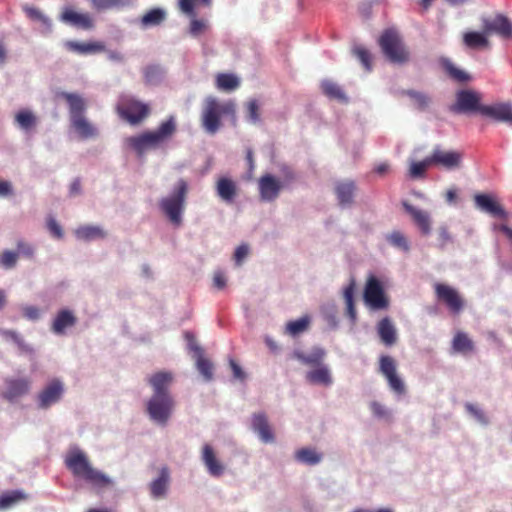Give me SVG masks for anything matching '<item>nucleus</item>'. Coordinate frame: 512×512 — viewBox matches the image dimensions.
Returning a JSON list of instances; mask_svg holds the SVG:
<instances>
[{
  "instance_id": "nucleus-1",
  "label": "nucleus",
  "mask_w": 512,
  "mask_h": 512,
  "mask_svg": "<svg viewBox=\"0 0 512 512\" xmlns=\"http://www.w3.org/2000/svg\"><path fill=\"white\" fill-rule=\"evenodd\" d=\"M147 381L152 388V394L146 401L145 411L152 422L164 426L175 409V400L170 391L174 374L170 371H158L151 374Z\"/></svg>"
},
{
  "instance_id": "nucleus-2",
  "label": "nucleus",
  "mask_w": 512,
  "mask_h": 512,
  "mask_svg": "<svg viewBox=\"0 0 512 512\" xmlns=\"http://www.w3.org/2000/svg\"><path fill=\"white\" fill-rule=\"evenodd\" d=\"M65 465L74 477L84 480L95 489H105L114 484V480L95 468L87 454L77 446L68 450Z\"/></svg>"
},
{
  "instance_id": "nucleus-3",
  "label": "nucleus",
  "mask_w": 512,
  "mask_h": 512,
  "mask_svg": "<svg viewBox=\"0 0 512 512\" xmlns=\"http://www.w3.org/2000/svg\"><path fill=\"white\" fill-rule=\"evenodd\" d=\"M188 192V182L180 178L174 184L171 192L159 200L160 211L175 227H179L183 223Z\"/></svg>"
},
{
  "instance_id": "nucleus-4",
  "label": "nucleus",
  "mask_w": 512,
  "mask_h": 512,
  "mask_svg": "<svg viewBox=\"0 0 512 512\" xmlns=\"http://www.w3.org/2000/svg\"><path fill=\"white\" fill-rule=\"evenodd\" d=\"M176 132V122L173 116L161 123L158 129L126 138L125 143L138 155L145 154L150 149H156L169 140Z\"/></svg>"
},
{
  "instance_id": "nucleus-5",
  "label": "nucleus",
  "mask_w": 512,
  "mask_h": 512,
  "mask_svg": "<svg viewBox=\"0 0 512 512\" xmlns=\"http://www.w3.org/2000/svg\"><path fill=\"white\" fill-rule=\"evenodd\" d=\"M223 115H235L234 102H222L213 96L206 97L201 111V124L205 132L214 135L221 127Z\"/></svg>"
},
{
  "instance_id": "nucleus-6",
  "label": "nucleus",
  "mask_w": 512,
  "mask_h": 512,
  "mask_svg": "<svg viewBox=\"0 0 512 512\" xmlns=\"http://www.w3.org/2000/svg\"><path fill=\"white\" fill-rule=\"evenodd\" d=\"M379 44L383 53L391 62L401 64L408 61L409 52L397 32L393 30L385 31L379 39Z\"/></svg>"
},
{
  "instance_id": "nucleus-7",
  "label": "nucleus",
  "mask_w": 512,
  "mask_h": 512,
  "mask_svg": "<svg viewBox=\"0 0 512 512\" xmlns=\"http://www.w3.org/2000/svg\"><path fill=\"white\" fill-rule=\"evenodd\" d=\"M363 299L367 307L374 311L385 310L389 307V298L386 296L381 282L373 275L366 281Z\"/></svg>"
},
{
  "instance_id": "nucleus-8",
  "label": "nucleus",
  "mask_w": 512,
  "mask_h": 512,
  "mask_svg": "<svg viewBox=\"0 0 512 512\" xmlns=\"http://www.w3.org/2000/svg\"><path fill=\"white\" fill-rule=\"evenodd\" d=\"M432 164L446 171H457L463 167V153L458 150L444 149L435 145L430 154Z\"/></svg>"
},
{
  "instance_id": "nucleus-9",
  "label": "nucleus",
  "mask_w": 512,
  "mask_h": 512,
  "mask_svg": "<svg viewBox=\"0 0 512 512\" xmlns=\"http://www.w3.org/2000/svg\"><path fill=\"white\" fill-rule=\"evenodd\" d=\"M65 393V385L60 379H52L37 394V407L41 410H47L58 404Z\"/></svg>"
},
{
  "instance_id": "nucleus-10",
  "label": "nucleus",
  "mask_w": 512,
  "mask_h": 512,
  "mask_svg": "<svg viewBox=\"0 0 512 512\" xmlns=\"http://www.w3.org/2000/svg\"><path fill=\"white\" fill-rule=\"evenodd\" d=\"M257 187L260 200L264 203H272L279 198L285 184L279 177L265 173L259 177Z\"/></svg>"
},
{
  "instance_id": "nucleus-11",
  "label": "nucleus",
  "mask_w": 512,
  "mask_h": 512,
  "mask_svg": "<svg viewBox=\"0 0 512 512\" xmlns=\"http://www.w3.org/2000/svg\"><path fill=\"white\" fill-rule=\"evenodd\" d=\"M171 471L167 466L156 470L155 476L148 483L147 488L153 500H163L168 496L171 486Z\"/></svg>"
},
{
  "instance_id": "nucleus-12",
  "label": "nucleus",
  "mask_w": 512,
  "mask_h": 512,
  "mask_svg": "<svg viewBox=\"0 0 512 512\" xmlns=\"http://www.w3.org/2000/svg\"><path fill=\"white\" fill-rule=\"evenodd\" d=\"M379 372L385 377L388 382L389 388L396 394L402 395L405 393L406 388L404 381L397 374V367L395 360L388 355L380 357Z\"/></svg>"
},
{
  "instance_id": "nucleus-13",
  "label": "nucleus",
  "mask_w": 512,
  "mask_h": 512,
  "mask_svg": "<svg viewBox=\"0 0 512 512\" xmlns=\"http://www.w3.org/2000/svg\"><path fill=\"white\" fill-rule=\"evenodd\" d=\"M481 95L473 90H460L456 94V102L450 110L454 113L478 112L481 114Z\"/></svg>"
},
{
  "instance_id": "nucleus-14",
  "label": "nucleus",
  "mask_w": 512,
  "mask_h": 512,
  "mask_svg": "<svg viewBox=\"0 0 512 512\" xmlns=\"http://www.w3.org/2000/svg\"><path fill=\"white\" fill-rule=\"evenodd\" d=\"M31 385L32 381L27 377L8 378L4 383L2 397L10 403H15L30 393Z\"/></svg>"
},
{
  "instance_id": "nucleus-15",
  "label": "nucleus",
  "mask_w": 512,
  "mask_h": 512,
  "mask_svg": "<svg viewBox=\"0 0 512 512\" xmlns=\"http://www.w3.org/2000/svg\"><path fill=\"white\" fill-rule=\"evenodd\" d=\"M481 115L495 122L512 127V103L509 101L484 105L483 108H481Z\"/></svg>"
},
{
  "instance_id": "nucleus-16",
  "label": "nucleus",
  "mask_w": 512,
  "mask_h": 512,
  "mask_svg": "<svg viewBox=\"0 0 512 512\" xmlns=\"http://www.w3.org/2000/svg\"><path fill=\"white\" fill-rule=\"evenodd\" d=\"M251 430L257 435L262 443H275V433L265 413L257 412L252 415Z\"/></svg>"
},
{
  "instance_id": "nucleus-17",
  "label": "nucleus",
  "mask_w": 512,
  "mask_h": 512,
  "mask_svg": "<svg viewBox=\"0 0 512 512\" xmlns=\"http://www.w3.org/2000/svg\"><path fill=\"white\" fill-rule=\"evenodd\" d=\"M483 30L487 35L496 34L503 39L512 38V22L504 15L483 19Z\"/></svg>"
},
{
  "instance_id": "nucleus-18",
  "label": "nucleus",
  "mask_w": 512,
  "mask_h": 512,
  "mask_svg": "<svg viewBox=\"0 0 512 512\" xmlns=\"http://www.w3.org/2000/svg\"><path fill=\"white\" fill-rule=\"evenodd\" d=\"M435 292L437 297L443 301L453 313H459L464 307V300L458 291L445 284H436Z\"/></svg>"
},
{
  "instance_id": "nucleus-19",
  "label": "nucleus",
  "mask_w": 512,
  "mask_h": 512,
  "mask_svg": "<svg viewBox=\"0 0 512 512\" xmlns=\"http://www.w3.org/2000/svg\"><path fill=\"white\" fill-rule=\"evenodd\" d=\"M118 110L120 115L131 124L139 123L149 113L148 106L136 100H129L126 103H122Z\"/></svg>"
},
{
  "instance_id": "nucleus-20",
  "label": "nucleus",
  "mask_w": 512,
  "mask_h": 512,
  "mask_svg": "<svg viewBox=\"0 0 512 512\" xmlns=\"http://www.w3.org/2000/svg\"><path fill=\"white\" fill-rule=\"evenodd\" d=\"M356 191V183L351 179H343L335 182L334 193L338 204L342 208H348L353 205Z\"/></svg>"
},
{
  "instance_id": "nucleus-21",
  "label": "nucleus",
  "mask_w": 512,
  "mask_h": 512,
  "mask_svg": "<svg viewBox=\"0 0 512 512\" xmlns=\"http://www.w3.org/2000/svg\"><path fill=\"white\" fill-rule=\"evenodd\" d=\"M201 460L210 476L219 478L225 473L226 467L211 445L205 444L202 447Z\"/></svg>"
},
{
  "instance_id": "nucleus-22",
  "label": "nucleus",
  "mask_w": 512,
  "mask_h": 512,
  "mask_svg": "<svg viewBox=\"0 0 512 512\" xmlns=\"http://www.w3.org/2000/svg\"><path fill=\"white\" fill-rule=\"evenodd\" d=\"M405 211L411 216L415 225L419 228L420 232L427 236L432 231V219L429 212L417 208L408 202H403Z\"/></svg>"
},
{
  "instance_id": "nucleus-23",
  "label": "nucleus",
  "mask_w": 512,
  "mask_h": 512,
  "mask_svg": "<svg viewBox=\"0 0 512 512\" xmlns=\"http://www.w3.org/2000/svg\"><path fill=\"white\" fill-rule=\"evenodd\" d=\"M305 380L313 385L329 387L333 384V377L330 367L322 363L306 372Z\"/></svg>"
},
{
  "instance_id": "nucleus-24",
  "label": "nucleus",
  "mask_w": 512,
  "mask_h": 512,
  "mask_svg": "<svg viewBox=\"0 0 512 512\" xmlns=\"http://www.w3.org/2000/svg\"><path fill=\"white\" fill-rule=\"evenodd\" d=\"M326 350L319 346L312 347L309 351L295 350L292 357L304 365L315 367L324 363Z\"/></svg>"
},
{
  "instance_id": "nucleus-25",
  "label": "nucleus",
  "mask_w": 512,
  "mask_h": 512,
  "mask_svg": "<svg viewBox=\"0 0 512 512\" xmlns=\"http://www.w3.org/2000/svg\"><path fill=\"white\" fill-rule=\"evenodd\" d=\"M76 323L77 317L74 312L69 309H62L56 314L51 324V331L56 335H64L67 329L74 327Z\"/></svg>"
},
{
  "instance_id": "nucleus-26",
  "label": "nucleus",
  "mask_w": 512,
  "mask_h": 512,
  "mask_svg": "<svg viewBox=\"0 0 512 512\" xmlns=\"http://www.w3.org/2000/svg\"><path fill=\"white\" fill-rule=\"evenodd\" d=\"M476 207L493 217L506 218L507 214L504 209L489 195L477 194L474 197Z\"/></svg>"
},
{
  "instance_id": "nucleus-27",
  "label": "nucleus",
  "mask_w": 512,
  "mask_h": 512,
  "mask_svg": "<svg viewBox=\"0 0 512 512\" xmlns=\"http://www.w3.org/2000/svg\"><path fill=\"white\" fill-rule=\"evenodd\" d=\"M377 334L385 346H393L398 340V332L395 324L389 317L381 319L376 326Z\"/></svg>"
},
{
  "instance_id": "nucleus-28",
  "label": "nucleus",
  "mask_w": 512,
  "mask_h": 512,
  "mask_svg": "<svg viewBox=\"0 0 512 512\" xmlns=\"http://www.w3.org/2000/svg\"><path fill=\"white\" fill-rule=\"evenodd\" d=\"M73 233L77 240L83 242L101 240L108 235L102 226L93 224L80 225Z\"/></svg>"
},
{
  "instance_id": "nucleus-29",
  "label": "nucleus",
  "mask_w": 512,
  "mask_h": 512,
  "mask_svg": "<svg viewBox=\"0 0 512 512\" xmlns=\"http://www.w3.org/2000/svg\"><path fill=\"white\" fill-rule=\"evenodd\" d=\"M58 97L64 99L68 104L70 120L85 115L87 104L85 99L78 93L60 92Z\"/></svg>"
},
{
  "instance_id": "nucleus-30",
  "label": "nucleus",
  "mask_w": 512,
  "mask_h": 512,
  "mask_svg": "<svg viewBox=\"0 0 512 512\" xmlns=\"http://www.w3.org/2000/svg\"><path fill=\"white\" fill-rule=\"evenodd\" d=\"M294 460L300 464L307 466H316L324 459V454L317 448L305 446L294 452Z\"/></svg>"
},
{
  "instance_id": "nucleus-31",
  "label": "nucleus",
  "mask_w": 512,
  "mask_h": 512,
  "mask_svg": "<svg viewBox=\"0 0 512 512\" xmlns=\"http://www.w3.org/2000/svg\"><path fill=\"white\" fill-rule=\"evenodd\" d=\"M61 20L66 24L84 30H89L94 26L93 20L89 14L78 13L72 9H65L61 15Z\"/></svg>"
},
{
  "instance_id": "nucleus-32",
  "label": "nucleus",
  "mask_w": 512,
  "mask_h": 512,
  "mask_svg": "<svg viewBox=\"0 0 512 512\" xmlns=\"http://www.w3.org/2000/svg\"><path fill=\"white\" fill-rule=\"evenodd\" d=\"M64 47L74 53L80 55L97 54L105 51V45L102 42H79L69 40L64 43Z\"/></svg>"
},
{
  "instance_id": "nucleus-33",
  "label": "nucleus",
  "mask_w": 512,
  "mask_h": 512,
  "mask_svg": "<svg viewBox=\"0 0 512 512\" xmlns=\"http://www.w3.org/2000/svg\"><path fill=\"white\" fill-rule=\"evenodd\" d=\"M72 128L82 139H92L98 136L97 128L85 117L79 116L70 120Z\"/></svg>"
},
{
  "instance_id": "nucleus-34",
  "label": "nucleus",
  "mask_w": 512,
  "mask_h": 512,
  "mask_svg": "<svg viewBox=\"0 0 512 512\" xmlns=\"http://www.w3.org/2000/svg\"><path fill=\"white\" fill-rule=\"evenodd\" d=\"M216 192L224 202L232 203L237 196V185L233 180L221 177L216 183Z\"/></svg>"
},
{
  "instance_id": "nucleus-35",
  "label": "nucleus",
  "mask_w": 512,
  "mask_h": 512,
  "mask_svg": "<svg viewBox=\"0 0 512 512\" xmlns=\"http://www.w3.org/2000/svg\"><path fill=\"white\" fill-rule=\"evenodd\" d=\"M14 124L22 131L29 132L38 124L36 114L30 109H21L14 116Z\"/></svg>"
},
{
  "instance_id": "nucleus-36",
  "label": "nucleus",
  "mask_w": 512,
  "mask_h": 512,
  "mask_svg": "<svg viewBox=\"0 0 512 512\" xmlns=\"http://www.w3.org/2000/svg\"><path fill=\"white\" fill-rule=\"evenodd\" d=\"M0 337L5 341L13 342L22 353L32 354L34 352L33 347L15 330L0 328Z\"/></svg>"
},
{
  "instance_id": "nucleus-37",
  "label": "nucleus",
  "mask_w": 512,
  "mask_h": 512,
  "mask_svg": "<svg viewBox=\"0 0 512 512\" xmlns=\"http://www.w3.org/2000/svg\"><path fill=\"white\" fill-rule=\"evenodd\" d=\"M323 93L330 99L346 103L348 98L342 88L332 80L325 79L321 82Z\"/></svg>"
},
{
  "instance_id": "nucleus-38",
  "label": "nucleus",
  "mask_w": 512,
  "mask_h": 512,
  "mask_svg": "<svg viewBox=\"0 0 512 512\" xmlns=\"http://www.w3.org/2000/svg\"><path fill=\"white\" fill-rule=\"evenodd\" d=\"M355 281L351 279L350 283L343 289V299L346 306V314L352 322H355L357 313L354 306Z\"/></svg>"
},
{
  "instance_id": "nucleus-39",
  "label": "nucleus",
  "mask_w": 512,
  "mask_h": 512,
  "mask_svg": "<svg viewBox=\"0 0 512 512\" xmlns=\"http://www.w3.org/2000/svg\"><path fill=\"white\" fill-rule=\"evenodd\" d=\"M166 19V11L162 8H154L143 15L141 23L143 27H152L161 24Z\"/></svg>"
},
{
  "instance_id": "nucleus-40",
  "label": "nucleus",
  "mask_w": 512,
  "mask_h": 512,
  "mask_svg": "<svg viewBox=\"0 0 512 512\" xmlns=\"http://www.w3.org/2000/svg\"><path fill=\"white\" fill-rule=\"evenodd\" d=\"M195 360L196 369L202 375L206 382H210L213 379L214 365L204 355H199Z\"/></svg>"
},
{
  "instance_id": "nucleus-41",
  "label": "nucleus",
  "mask_w": 512,
  "mask_h": 512,
  "mask_svg": "<svg viewBox=\"0 0 512 512\" xmlns=\"http://www.w3.org/2000/svg\"><path fill=\"white\" fill-rule=\"evenodd\" d=\"M430 155L422 161L410 160L409 175L412 178H422L425 176L426 170L432 166Z\"/></svg>"
},
{
  "instance_id": "nucleus-42",
  "label": "nucleus",
  "mask_w": 512,
  "mask_h": 512,
  "mask_svg": "<svg viewBox=\"0 0 512 512\" xmlns=\"http://www.w3.org/2000/svg\"><path fill=\"white\" fill-rule=\"evenodd\" d=\"M217 88L223 91H232L239 87L240 80L233 74H219L216 78Z\"/></svg>"
},
{
  "instance_id": "nucleus-43",
  "label": "nucleus",
  "mask_w": 512,
  "mask_h": 512,
  "mask_svg": "<svg viewBox=\"0 0 512 512\" xmlns=\"http://www.w3.org/2000/svg\"><path fill=\"white\" fill-rule=\"evenodd\" d=\"M440 62L442 67L454 80L458 82H466L470 80V76L465 71L455 67L450 59L442 58Z\"/></svg>"
},
{
  "instance_id": "nucleus-44",
  "label": "nucleus",
  "mask_w": 512,
  "mask_h": 512,
  "mask_svg": "<svg viewBox=\"0 0 512 512\" xmlns=\"http://www.w3.org/2000/svg\"><path fill=\"white\" fill-rule=\"evenodd\" d=\"M453 351L456 353L466 354L473 349V343L464 333H457L452 342Z\"/></svg>"
},
{
  "instance_id": "nucleus-45",
  "label": "nucleus",
  "mask_w": 512,
  "mask_h": 512,
  "mask_svg": "<svg viewBox=\"0 0 512 512\" xmlns=\"http://www.w3.org/2000/svg\"><path fill=\"white\" fill-rule=\"evenodd\" d=\"M466 412L481 426H488L490 423L489 417L485 411L478 405L473 403L465 404Z\"/></svg>"
},
{
  "instance_id": "nucleus-46",
  "label": "nucleus",
  "mask_w": 512,
  "mask_h": 512,
  "mask_svg": "<svg viewBox=\"0 0 512 512\" xmlns=\"http://www.w3.org/2000/svg\"><path fill=\"white\" fill-rule=\"evenodd\" d=\"M25 499L24 493L20 491H14L3 494L0 497V510H7L12 508L15 504Z\"/></svg>"
},
{
  "instance_id": "nucleus-47",
  "label": "nucleus",
  "mask_w": 512,
  "mask_h": 512,
  "mask_svg": "<svg viewBox=\"0 0 512 512\" xmlns=\"http://www.w3.org/2000/svg\"><path fill=\"white\" fill-rule=\"evenodd\" d=\"M369 409L372 415L380 420L389 421L392 419V411L378 401H371L369 403Z\"/></svg>"
},
{
  "instance_id": "nucleus-48",
  "label": "nucleus",
  "mask_w": 512,
  "mask_h": 512,
  "mask_svg": "<svg viewBox=\"0 0 512 512\" xmlns=\"http://www.w3.org/2000/svg\"><path fill=\"white\" fill-rule=\"evenodd\" d=\"M464 42L471 48L485 47L488 45V39L483 33L468 32L464 35Z\"/></svg>"
},
{
  "instance_id": "nucleus-49",
  "label": "nucleus",
  "mask_w": 512,
  "mask_h": 512,
  "mask_svg": "<svg viewBox=\"0 0 512 512\" xmlns=\"http://www.w3.org/2000/svg\"><path fill=\"white\" fill-rule=\"evenodd\" d=\"M309 325L308 317H301L297 320L290 321L286 325V333L291 336H297L307 330Z\"/></svg>"
},
{
  "instance_id": "nucleus-50",
  "label": "nucleus",
  "mask_w": 512,
  "mask_h": 512,
  "mask_svg": "<svg viewBox=\"0 0 512 512\" xmlns=\"http://www.w3.org/2000/svg\"><path fill=\"white\" fill-rule=\"evenodd\" d=\"M246 119L253 125L260 123V105L257 100H250L246 104Z\"/></svg>"
},
{
  "instance_id": "nucleus-51",
  "label": "nucleus",
  "mask_w": 512,
  "mask_h": 512,
  "mask_svg": "<svg viewBox=\"0 0 512 512\" xmlns=\"http://www.w3.org/2000/svg\"><path fill=\"white\" fill-rule=\"evenodd\" d=\"M386 239L392 246L399 250H409V244L406 237L399 231H393L392 233L388 234Z\"/></svg>"
},
{
  "instance_id": "nucleus-52",
  "label": "nucleus",
  "mask_w": 512,
  "mask_h": 512,
  "mask_svg": "<svg viewBox=\"0 0 512 512\" xmlns=\"http://www.w3.org/2000/svg\"><path fill=\"white\" fill-rule=\"evenodd\" d=\"M19 259V253L12 250H4L0 255V265L6 269L10 270L15 268Z\"/></svg>"
},
{
  "instance_id": "nucleus-53",
  "label": "nucleus",
  "mask_w": 512,
  "mask_h": 512,
  "mask_svg": "<svg viewBox=\"0 0 512 512\" xmlns=\"http://www.w3.org/2000/svg\"><path fill=\"white\" fill-rule=\"evenodd\" d=\"M25 12L32 20L41 22L45 26L47 32H50L52 26L51 21L39 9L34 7H25Z\"/></svg>"
},
{
  "instance_id": "nucleus-54",
  "label": "nucleus",
  "mask_w": 512,
  "mask_h": 512,
  "mask_svg": "<svg viewBox=\"0 0 512 512\" xmlns=\"http://www.w3.org/2000/svg\"><path fill=\"white\" fill-rule=\"evenodd\" d=\"M92 5L97 10H112L124 8L122 0H92Z\"/></svg>"
},
{
  "instance_id": "nucleus-55",
  "label": "nucleus",
  "mask_w": 512,
  "mask_h": 512,
  "mask_svg": "<svg viewBox=\"0 0 512 512\" xmlns=\"http://www.w3.org/2000/svg\"><path fill=\"white\" fill-rule=\"evenodd\" d=\"M208 27V22L204 19H196V17L191 18L190 26H189V34L197 38L201 34H203Z\"/></svg>"
},
{
  "instance_id": "nucleus-56",
  "label": "nucleus",
  "mask_w": 512,
  "mask_h": 512,
  "mask_svg": "<svg viewBox=\"0 0 512 512\" xmlns=\"http://www.w3.org/2000/svg\"><path fill=\"white\" fill-rule=\"evenodd\" d=\"M408 95L420 109H425L431 103V98L425 93L411 90Z\"/></svg>"
},
{
  "instance_id": "nucleus-57",
  "label": "nucleus",
  "mask_w": 512,
  "mask_h": 512,
  "mask_svg": "<svg viewBox=\"0 0 512 512\" xmlns=\"http://www.w3.org/2000/svg\"><path fill=\"white\" fill-rule=\"evenodd\" d=\"M354 55L359 59L367 71L371 70L370 53L362 46H355L353 49Z\"/></svg>"
},
{
  "instance_id": "nucleus-58",
  "label": "nucleus",
  "mask_w": 512,
  "mask_h": 512,
  "mask_svg": "<svg viewBox=\"0 0 512 512\" xmlns=\"http://www.w3.org/2000/svg\"><path fill=\"white\" fill-rule=\"evenodd\" d=\"M163 76V70L159 66H149L145 70V77L147 82L151 84L158 83Z\"/></svg>"
},
{
  "instance_id": "nucleus-59",
  "label": "nucleus",
  "mask_w": 512,
  "mask_h": 512,
  "mask_svg": "<svg viewBox=\"0 0 512 512\" xmlns=\"http://www.w3.org/2000/svg\"><path fill=\"white\" fill-rule=\"evenodd\" d=\"M250 249L247 244H241L235 249L233 260L236 266H241L249 255Z\"/></svg>"
},
{
  "instance_id": "nucleus-60",
  "label": "nucleus",
  "mask_w": 512,
  "mask_h": 512,
  "mask_svg": "<svg viewBox=\"0 0 512 512\" xmlns=\"http://www.w3.org/2000/svg\"><path fill=\"white\" fill-rule=\"evenodd\" d=\"M47 229L49 233L57 239L63 238V229L61 225L57 222V220L54 217H48L47 219Z\"/></svg>"
},
{
  "instance_id": "nucleus-61",
  "label": "nucleus",
  "mask_w": 512,
  "mask_h": 512,
  "mask_svg": "<svg viewBox=\"0 0 512 512\" xmlns=\"http://www.w3.org/2000/svg\"><path fill=\"white\" fill-rule=\"evenodd\" d=\"M23 316L31 321H37L41 318L42 311L40 308L33 305H25L22 307Z\"/></svg>"
},
{
  "instance_id": "nucleus-62",
  "label": "nucleus",
  "mask_w": 512,
  "mask_h": 512,
  "mask_svg": "<svg viewBox=\"0 0 512 512\" xmlns=\"http://www.w3.org/2000/svg\"><path fill=\"white\" fill-rule=\"evenodd\" d=\"M16 247V252L19 253V257L24 256L26 258H32L34 256L35 248L33 245L25 241H18Z\"/></svg>"
},
{
  "instance_id": "nucleus-63",
  "label": "nucleus",
  "mask_w": 512,
  "mask_h": 512,
  "mask_svg": "<svg viewBox=\"0 0 512 512\" xmlns=\"http://www.w3.org/2000/svg\"><path fill=\"white\" fill-rule=\"evenodd\" d=\"M185 337L188 342L187 344H188L189 350L194 352V355H193L194 359H196L199 355H204L203 349L198 345L195 337L191 333L187 332L185 334Z\"/></svg>"
},
{
  "instance_id": "nucleus-64",
  "label": "nucleus",
  "mask_w": 512,
  "mask_h": 512,
  "mask_svg": "<svg viewBox=\"0 0 512 512\" xmlns=\"http://www.w3.org/2000/svg\"><path fill=\"white\" fill-rule=\"evenodd\" d=\"M180 10L190 18L196 17L192 0H180Z\"/></svg>"
}]
</instances>
